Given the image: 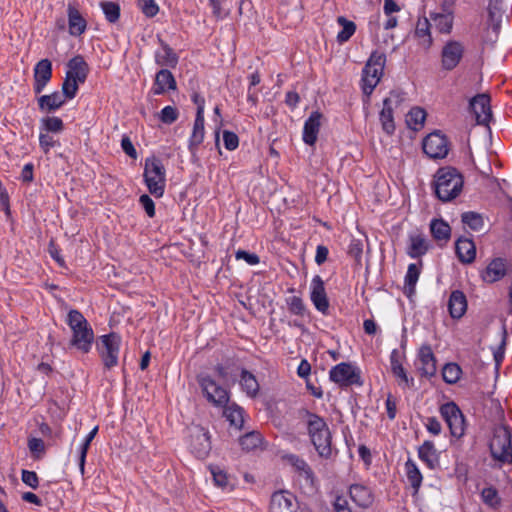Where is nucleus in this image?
I'll list each match as a JSON object with an SVG mask.
<instances>
[{
	"label": "nucleus",
	"mask_w": 512,
	"mask_h": 512,
	"mask_svg": "<svg viewBox=\"0 0 512 512\" xmlns=\"http://www.w3.org/2000/svg\"><path fill=\"white\" fill-rule=\"evenodd\" d=\"M37 101L42 112H53L62 107L66 99L60 92L55 91L51 94L40 96Z\"/></svg>",
	"instance_id": "7c9ffc66"
},
{
	"label": "nucleus",
	"mask_w": 512,
	"mask_h": 512,
	"mask_svg": "<svg viewBox=\"0 0 512 512\" xmlns=\"http://www.w3.org/2000/svg\"><path fill=\"white\" fill-rule=\"evenodd\" d=\"M139 202L149 217L155 216V204L154 201L146 194L141 195Z\"/></svg>",
	"instance_id": "e2e57ef3"
},
{
	"label": "nucleus",
	"mask_w": 512,
	"mask_h": 512,
	"mask_svg": "<svg viewBox=\"0 0 512 512\" xmlns=\"http://www.w3.org/2000/svg\"><path fill=\"white\" fill-rule=\"evenodd\" d=\"M455 251L461 263L470 264L474 262L476 257V246L471 239L459 238L455 244Z\"/></svg>",
	"instance_id": "bb28decb"
},
{
	"label": "nucleus",
	"mask_w": 512,
	"mask_h": 512,
	"mask_svg": "<svg viewBox=\"0 0 512 512\" xmlns=\"http://www.w3.org/2000/svg\"><path fill=\"white\" fill-rule=\"evenodd\" d=\"M489 450L499 468L504 464H512V433L507 425L499 424L494 427Z\"/></svg>",
	"instance_id": "7ed1b4c3"
},
{
	"label": "nucleus",
	"mask_w": 512,
	"mask_h": 512,
	"mask_svg": "<svg viewBox=\"0 0 512 512\" xmlns=\"http://www.w3.org/2000/svg\"><path fill=\"white\" fill-rule=\"evenodd\" d=\"M405 100L404 93L401 91H391L390 95L384 99L383 108L380 112V122L382 129L391 135L395 131L393 111L397 109Z\"/></svg>",
	"instance_id": "1a4fd4ad"
},
{
	"label": "nucleus",
	"mask_w": 512,
	"mask_h": 512,
	"mask_svg": "<svg viewBox=\"0 0 512 512\" xmlns=\"http://www.w3.org/2000/svg\"><path fill=\"white\" fill-rule=\"evenodd\" d=\"M144 180L152 195L157 198L163 196L166 183L165 168L158 158L152 157L145 160Z\"/></svg>",
	"instance_id": "39448f33"
},
{
	"label": "nucleus",
	"mask_w": 512,
	"mask_h": 512,
	"mask_svg": "<svg viewBox=\"0 0 512 512\" xmlns=\"http://www.w3.org/2000/svg\"><path fill=\"white\" fill-rule=\"evenodd\" d=\"M138 5L143 14L147 17H154L159 11L158 5L154 0H139Z\"/></svg>",
	"instance_id": "4d7b16f0"
},
{
	"label": "nucleus",
	"mask_w": 512,
	"mask_h": 512,
	"mask_svg": "<svg viewBox=\"0 0 512 512\" xmlns=\"http://www.w3.org/2000/svg\"><path fill=\"white\" fill-rule=\"evenodd\" d=\"M481 499L485 505L492 509H497L501 505V497L495 487H485L481 491Z\"/></svg>",
	"instance_id": "37998d69"
},
{
	"label": "nucleus",
	"mask_w": 512,
	"mask_h": 512,
	"mask_svg": "<svg viewBox=\"0 0 512 512\" xmlns=\"http://www.w3.org/2000/svg\"><path fill=\"white\" fill-rule=\"evenodd\" d=\"M269 512H312L305 504L300 503L288 490H277L270 496Z\"/></svg>",
	"instance_id": "0eeeda50"
},
{
	"label": "nucleus",
	"mask_w": 512,
	"mask_h": 512,
	"mask_svg": "<svg viewBox=\"0 0 512 512\" xmlns=\"http://www.w3.org/2000/svg\"><path fill=\"white\" fill-rule=\"evenodd\" d=\"M418 456L432 470L439 466V454L432 441H424L418 448Z\"/></svg>",
	"instance_id": "c756f323"
},
{
	"label": "nucleus",
	"mask_w": 512,
	"mask_h": 512,
	"mask_svg": "<svg viewBox=\"0 0 512 512\" xmlns=\"http://www.w3.org/2000/svg\"><path fill=\"white\" fill-rule=\"evenodd\" d=\"M426 429L433 435H439L441 433L442 427L440 422L435 417L427 418L425 423Z\"/></svg>",
	"instance_id": "338daca9"
},
{
	"label": "nucleus",
	"mask_w": 512,
	"mask_h": 512,
	"mask_svg": "<svg viewBox=\"0 0 512 512\" xmlns=\"http://www.w3.org/2000/svg\"><path fill=\"white\" fill-rule=\"evenodd\" d=\"M464 46L458 41H448L441 52V65L444 70H453L461 61Z\"/></svg>",
	"instance_id": "2eb2a0df"
},
{
	"label": "nucleus",
	"mask_w": 512,
	"mask_h": 512,
	"mask_svg": "<svg viewBox=\"0 0 512 512\" xmlns=\"http://www.w3.org/2000/svg\"><path fill=\"white\" fill-rule=\"evenodd\" d=\"M243 414V409L235 403L227 405L224 409L225 418L230 422L231 426H234L237 429H241L243 427Z\"/></svg>",
	"instance_id": "c9c22d12"
},
{
	"label": "nucleus",
	"mask_w": 512,
	"mask_h": 512,
	"mask_svg": "<svg viewBox=\"0 0 512 512\" xmlns=\"http://www.w3.org/2000/svg\"><path fill=\"white\" fill-rule=\"evenodd\" d=\"M337 23L342 26V30L337 34V41L342 44L353 36L356 31V25L353 21L346 19L344 16H339Z\"/></svg>",
	"instance_id": "ea45409f"
},
{
	"label": "nucleus",
	"mask_w": 512,
	"mask_h": 512,
	"mask_svg": "<svg viewBox=\"0 0 512 512\" xmlns=\"http://www.w3.org/2000/svg\"><path fill=\"white\" fill-rule=\"evenodd\" d=\"M289 311L294 315H303L305 305L302 299L298 296H292L287 300Z\"/></svg>",
	"instance_id": "13d9d810"
},
{
	"label": "nucleus",
	"mask_w": 512,
	"mask_h": 512,
	"mask_svg": "<svg viewBox=\"0 0 512 512\" xmlns=\"http://www.w3.org/2000/svg\"><path fill=\"white\" fill-rule=\"evenodd\" d=\"M334 510L335 512H352L348 507V501L343 496H337L334 501Z\"/></svg>",
	"instance_id": "774afa93"
},
{
	"label": "nucleus",
	"mask_w": 512,
	"mask_h": 512,
	"mask_svg": "<svg viewBox=\"0 0 512 512\" xmlns=\"http://www.w3.org/2000/svg\"><path fill=\"white\" fill-rule=\"evenodd\" d=\"M66 76L84 83L89 73V66L81 55H77L67 63Z\"/></svg>",
	"instance_id": "b1692460"
},
{
	"label": "nucleus",
	"mask_w": 512,
	"mask_h": 512,
	"mask_svg": "<svg viewBox=\"0 0 512 512\" xmlns=\"http://www.w3.org/2000/svg\"><path fill=\"white\" fill-rule=\"evenodd\" d=\"M426 118V112L420 107L412 108L407 114L406 122L413 130H418L424 124Z\"/></svg>",
	"instance_id": "c03bdc74"
},
{
	"label": "nucleus",
	"mask_w": 512,
	"mask_h": 512,
	"mask_svg": "<svg viewBox=\"0 0 512 512\" xmlns=\"http://www.w3.org/2000/svg\"><path fill=\"white\" fill-rule=\"evenodd\" d=\"M176 89V80L173 74L167 69L158 71L155 77L153 92L155 95H161L167 90Z\"/></svg>",
	"instance_id": "c85d7f7f"
},
{
	"label": "nucleus",
	"mask_w": 512,
	"mask_h": 512,
	"mask_svg": "<svg viewBox=\"0 0 512 512\" xmlns=\"http://www.w3.org/2000/svg\"><path fill=\"white\" fill-rule=\"evenodd\" d=\"M418 359L420 362L419 370L421 371L422 375L427 377L434 376L437 371L436 359L429 345L421 346Z\"/></svg>",
	"instance_id": "4be33fe9"
},
{
	"label": "nucleus",
	"mask_w": 512,
	"mask_h": 512,
	"mask_svg": "<svg viewBox=\"0 0 512 512\" xmlns=\"http://www.w3.org/2000/svg\"><path fill=\"white\" fill-rule=\"evenodd\" d=\"M263 443V436L256 430L249 431L239 437V444L241 448L247 452L261 448Z\"/></svg>",
	"instance_id": "72a5a7b5"
},
{
	"label": "nucleus",
	"mask_w": 512,
	"mask_h": 512,
	"mask_svg": "<svg viewBox=\"0 0 512 512\" xmlns=\"http://www.w3.org/2000/svg\"><path fill=\"white\" fill-rule=\"evenodd\" d=\"M236 259H243L245 260L249 265H257L260 262V259L258 255L254 253H249L244 250H238L236 252Z\"/></svg>",
	"instance_id": "0e129e2a"
},
{
	"label": "nucleus",
	"mask_w": 512,
	"mask_h": 512,
	"mask_svg": "<svg viewBox=\"0 0 512 512\" xmlns=\"http://www.w3.org/2000/svg\"><path fill=\"white\" fill-rule=\"evenodd\" d=\"M79 84H80V81L70 78L68 76H65V79L62 84V93L61 94L65 97V99L74 98L78 91Z\"/></svg>",
	"instance_id": "3c124183"
},
{
	"label": "nucleus",
	"mask_w": 512,
	"mask_h": 512,
	"mask_svg": "<svg viewBox=\"0 0 512 512\" xmlns=\"http://www.w3.org/2000/svg\"><path fill=\"white\" fill-rule=\"evenodd\" d=\"M463 183V176L456 168H439L434 176L435 194L442 202H449L460 195Z\"/></svg>",
	"instance_id": "f257e3e1"
},
{
	"label": "nucleus",
	"mask_w": 512,
	"mask_h": 512,
	"mask_svg": "<svg viewBox=\"0 0 512 512\" xmlns=\"http://www.w3.org/2000/svg\"><path fill=\"white\" fill-rule=\"evenodd\" d=\"M105 18L110 23H116L120 18V6L112 1H104L100 3Z\"/></svg>",
	"instance_id": "49530a36"
},
{
	"label": "nucleus",
	"mask_w": 512,
	"mask_h": 512,
	"mask_svg": "<svg viewBox=\"0 0 512 512\" xmlns=\"http://www.w3.org/2000/svg\"><path fill=\"white\" fill-rule=\"evenodd\" d=\"M510 270V265L506 258L496 257L492 259L484 271L481 278L484 282L492 284L504 278Z\"/></svg>",
	"instance_id": "dca6fc26"
},
{
	"label": "nucleus",
	"mask_w": 512,
	"mask_h": 512,
	"mask_svg": "<svg viewBox=\"0 0 512 512\" xmlns=\"http://www.w3.org/2000/svg\"><path fill=\"white\" fill-rule=\"evenodd\" d=\"M34 84L33 90L35 94H40L52 77V63L49 59H42L34 67Z\"/></svg>",
	"instance_id": "6ab92c4d"
},
{
	"label": "nucleus",
	"mask_w": 512,
	"mask_h": 512,
	"mask_svg": "<svg viewBox=\"0 0 512 512\" xmlns=\"http://www.w3.org/2000/svg\"><path fill=\"white\" fill-rule=\"evenodd\" d=\"M430 17L440 33L448 34L451 32L453 26L452 14L433 13Z\"/></svg>",
	"instance_id": "a19ab883"
},
{
	"label": "nucleus",
	"mask_w": 512,
	"mask_h": 512,
	"mask_svg": "<svg viewBox=\"0 0 512 512\" xmlns=\"http://www.w3.org/2000/svg\"><path fill=\"white\" fill-rule=\"evenodd\" d=\"M223 141L225 148L230 151L235 150L239 145L238 136L234 132L228 130L223 132Z\"/></svg>",
	"instance_id": "052dcab7"
},
{
	"label": "nucleus",
	"mask_w": 512,
	"mask_h": 512,
	"mask_svg": "<svg viewBox=\"0 0 512 512\" xmlns=\"http://www.w3.org/2000/svg\"><path fill=\"white\" fill-rule=\"evenodd\" d=\"M211 474L215 484L221 488H226L230 485V477L225 471L219 467H211Z\"/></svg>",
	"instance_id": "864d4df0"
},
{
	"label": "nucleus",
	"mask_w": 512,
	"mask_h": 512,
	"mask_svg": "<svg viewBox=\"0 0 512 512\" xmlns=\"http://www.w3.org/2000/svg\"><path fill=\"white\" fill-rule=\"evenodd\" d=\"M160 49L155 52V62L159 66L175 68L178 64V55L160 37H158Z\"/></svg>",
	"instance_id": "5701e85b"
},
{
	"label": "nucleus",
	"mask_w": 512,
	"mask_h": 512,
	"mask_svg": "<svg viewBox=\"0 0 512 512\" xmlns=\"http://www.w3.org/2000/svg\"><path fill=\"white\" fill-rule=\"evenodd\" d=\"M197 382L206 399L215 406H226L229 401V395L225 388L218 385L208 374L200 373L197 375Z\"/></svg>",
	"instance_id": "6e6552de"
},
{
	"label": "nucleus",
	"mask_w": 512,
	"mask_h": 512,
	"mask_svg": "<svg viewBox=\"0 0 512 512\" xmlns=\"http://www.w3.org/2000/svg\"><path fill=\"white\" fill-rule=\"evenodd\" d=\"M330 379L340 386L361 385L360 373L350 363H340L330 370Z\"/></svg>",
	"instance_id": "ddd939ff"
},
{
	"label": "nucleus",
	"mask_w": 512,
	"mask_h": 512,
	"mask_svg": "<svg viewBox=\"0 0 512 512\" xmlns=\"http://www.w3.org/2000/svg\"><path fill=\"white\" fill-rule=\"evenodd\" d=\"M308 432L311 441L322 457L331 455V434L326 422L316 414H308Z\"/></svg>",
	"instance_id": "20e7f679"
},
{
	"label": "nucleus",
	"mask_w": 512,
	"mask_h": 512,
	"mask_svg": "<svg viewBox=\"0 0 512 512\" xmlns=\"http://www.w3.org/2000/svg\"><path fill=\"white\" fill-rule=\"evenodd\" d=\"M190 449L197 458H205L211 450L210 436L202 427L190 430Z\"/></svg>",
	"instance_id": "4468645a"
},
{
	"label": "nucleus",
	"mask_w": 512,
	"mask_h": 512,
	"mask_svg": "<svg viewBox=\"0 0 512 512\" xmlns=\"http://www.w3.org/2000/svg\"><path fill=\"white\" fill-rule=\"evenodd\" d=\"M98 432V427H94L88 435L85 437L84 442L81 444L80 447V453H79V469L82 475H84L85 472V462L87 457V452L90 447V444L92 440L95 438L96 434Z\"/></svg>",
	"instance_id": "a18cd8bd"
},
{
	"label": "nucleus",
	"mask_w": 512,
	"mask_h": 512,
	"mask_svg": "<svg viewBox=\"0 0 512 512\" xmlns=\"http://www.w3.org/2000/svg\"><path fill=\"white\" fill-rule=\"evenodd\" d=\"M67 16L70 35H82L87 28V21L73 3H69L67 6Z\"/></svg>",
	"instance_id": "412c9836"
},
{
	"label": "nucleus",
	"mask_w": 512,
	"mask_h": 512,
	"mask_svg": "<svg viewBox=\"0 0 512 512\" xmlns=\"http://www.w3.org/2000/svg\"><path fill=\"white\" fill-rule=\"evenodd\" d=\"M430 232L433 239L440 246L446 245L451 238V227L443 219L434 218L429 224Z\"/></svg>",
	"instance_id": "393cba45"
},
{
	"label": "nucleus",
	"mask_w": 512,
	"mask_h": 512,
	"mask_svg": "<svg viewBox=\"0 0 512 512\" xmlns=\"http://www.w3.org/2000/svg\"><path fill=\"white\" fill-rule=\"evenodd\" d=\"M461 373L462 370L458 364L448 363L442 370L443 380L448 384H454L460 379Z\"/></svg>",
	"instance_id": "09e8293b"
},
{
	"label": "nucleus",
	"mask_w": 512,
	"mask_h": 512,
	"mask_svg": "<svg viewBox=\"0 0 512 512\" xmlns=\"http://www.w3.org/2000/svg\"><path fill=\"white\" fill-rule=\"evenodd\" d=\"M415 35L422 39L421 44L423 47L429 48L431 46L432 37L430 34V22L426 17L418 20Z\"/></svg>",
	"instance_id": "58836bf2"
},
{
	"label": "nucleus",
	"mask_w": 512,
	"mask_h": 512,
	"mask_svg": "<svg viewBox=\"0 0 512 512\" xmlns=\"http://www.w3.org/2000/svg\"><path fill=\"white\" fill-rule=\"evenodd\" d=\"M311 301L315 308L323 313L327 314L329 309V301L324 287V282L319 275L313 277L311 281Z\"/></svg>",
	"instance_id": "a211bd4d"
},
{
	"label": "nucleus",
	"mask_w": 512,
	"mask_h": 512,
	"mask_svg": "<svg viewBox=\"0 0 512 512\" xmlns=\"http://www.w3.org/2000/svg\"><path fill=\"white\" fill-rule=\"evenodd\" d=\"M422 148L429 158L443 159L448 155L450 145L444 134L435 131L424 138Z\"/></svg>",
	"instance_id": "f8f14e48"
},
{
	"label": "nucleus",
	"mask_w": 512,
	"mask_h": 512,
	"mask_svg": "<svg viewBox=\"0 0 512 512\" xmlns=\"http://www.w3.org/2000/svg\"><path fill=\"white\" fill-rule=\"evenodd\" d=\"M488 25L497 36L500 30L503 11L501 0H489L488 5Z\"/></svg>",
	"instance_id": "473e14b6"
},
{
	"label": "nucleus",
	"mask_w": 512,
	"mask_h": 512,
	"mask_svg": "<svg viewBox=\"0 0 512 512\" xmlns=\"http://www.w3.org/2000/svg\"><path fill=\"white\" fill-rule=\"evenodd\" d=\"M41 131L49 133H60L64 129V123L61 118L52 116L41 120Z\"/></svg>",
	"instance_id": "de8ad7c7"
},
{
	"label": "nucleus",
	"mask_w": 512,
	"mask_h": 512,
	"mask_svg": "<svg viewBox=\"0 0 512 512\" xmlns=\"http://www.w3.org/2000/svg\"><path fill=\"white\" fill-rule=\"evenodd\" d=\"M204 140V115H196L189 140V150L193 152Z\"/></svg>",
	"instance_id": "f704fd0d"
},
{
	"label": "nucleus",
	"mask_w": 512,
	"mask_h": 512,
	"mask_svg": "<svg viewBox=\"0 0 512 512\" xmlns=\"http://www.w3.org/2000/svg\"><path fill=\"white\" fill-rule=\"evenodd\" d=\"M28 448L34 459H40L45 454V443L40 438H29Z\"/></svg>",
	"instance_id": "603ef678"
},
{
	"label": "nucleus",
	"mask_w": 512,
	"mask_h": 512,
	"mask_svg": "<svg viewBox=\"0 0 512 512\" xmlns=\"http://www.w3.org/2000/svg\"><path fill=\"white\" fill-rule=\"evenodd\" d=\"M385 56L374 52L371 54L362 71V90L366 96H370L379 83L384 70Z\"/></svg>",
	"instance_id": "423d86ee"
},
{
	"label": "nucleus",
	"mask_w": 512,
	"mask_h": 512,
	"mask_svg": "<svg viewBox=\"0 0 512 512\" xmlns=\"http://www.w3.org/2000/svg\"><path fill=\"white\" fill-rule=\"evenodd\" d=\"M349 494L351 499L360 507L366 508L373 502L371 491L360 484L350 486Z\"/></svg>",
	"instance_id": "2f4dec72"
},
{
	"label": "nucleus",
	"mask_w": 512,
	"mask_h": 512,
	"mask_svg": "<svg viewBox=\"0 0 512 512\" xmlns=\"http://www.w3.org/2000/svg\"><path fill=\"white\" fill-rule=\"evenodd\" d=\"M405 471L410 485L417 492L423 480L419 468L417 467L416 463L413 460L408 459L405 463Z\"/></svg>",
	"instance_id": "4c0bfd02"
},
{
	"label": "nucleus",
	"mask_w": 512,
	"mask_h": 512,
	"mask_svg": "<svg viewBox=\"0 0 512 512\" xmlns=\"http://www.w3.org/2000/svg\"><path fill=\"white\" fill-rule=\"evenodd\" d=\"M391 369H392V372L394 374V376H396L397 378H399V385L402 386L403 388H407V387H410L413 385V378L409 379L406 372H405V369L403 368V366L398 362V361H394L392 359L391 361Z\"/></svg>",
	"instance_id": "8fccbe9b"
},
{
	"label": "nucleus",
	"mask_w": 512,
	"mask_h": 512,
	"mask_svg": "<svg viewBox=\"0 0 512 512\" xmlns=\"http://www.w3.org/2000/svg\"><path fill=\"white\" fill-rule=\"evenodd\" d=\"M461 221L474 231H480L484 227V219L480 213L474 211L464 212L461 215Z\"/></svg>",
	"instance_id": "79ce46f5"
},
{
	"label": "nucleus",
	"mask_w": 512,
	"mask_h": 512,
	"mask_svg": "<svg viewBox=\"0 0 512 512\" xmlns=\"http://www.w3.org/2000/svg\"><path fill=\"white\" fill-rule=\"evenodd\" d=\"M420 275V270L416 264H410L407 269L405 276V286L410 290H413Z\"/></svg>",
	"instance_id": "5fc2aeb1"
},
{
	"label": "nucleus",
	"mask_w": 512,
	"mask_h": 512,
	"mask_svg": "<svg viewBox=\"0 0 512 512\" xmlns=\"http://www.w3.org/2000/svg\"><path fill=\"white\" fill-rule=\"evenodd\" d=\"M22 481L32 489H36L39 485L38 476L34 471L22 470Z\"/></svg>",
	"instance_id": "680f3d73"
},
{
	"label": "nucleus",
	"mask_w": 512,
	"mask_h": 512,
	"mask_svg": "<svg viewBox=\"0 0 512 512\" xmlns=\"http://www.w3.org/2000/svg\"><path fill=\"white\" fill-rule=\"evenodd\" d=\"M430 248L431 244L424 235L412 234L409 236L407 254L411 258H420L421 256L425 255Z\"/></svg>",
	"instance_id": "cd10ccee"
},
{
	"label": "nucleus",
	"mask_w": 512,
	"mask_h": 512,
	"mask_svg": "<svg viewBox=\"0 0 512 512\" xmlns=\"http://www.w3.org/2000/svg\"><path fill=\"white\" fill-rule=\"evenodd\" d=\"M100 342L101 346H99L98 349L103 364L107 369H111L118 364L121 338L116 333H110L102 335Z\"/></svg>",
	"instance_id": "9d476101"
},
{
	"label": "nucleus",
	"mask_w": 512,
	"mask_h": 512,
	"mask_svg": "<svg viewBox=\"0 0 512 512\" xmlns=\"http://www.w3.org/2000/svg\"><path fill=\"white\" fill-rule=\"evenodd\" d=\"M470 108L475 115L477 124L488 125L492 112L490 108V98L486 94H478L470 101Z\"/></svg>",
	"instance_id": "f3484780"
},
{
	"label": "nucleus",
	"mask_w": 512,
	"mask_h": 512,
	"mask_svg": "<svg viewBox=\"0 0 512 512\" xmlns=\"http://www.w3.org/2000/svg\"><path fill=\"white\" fill-rule=\"evenodd\" d=\"M179 116V112L176 107L165 106L160 112V120L165 124L174 123Z\"/></svg>",
	"instance_id": "6e6d98bb"
},
{
	"label": "nucleus",
	"mask_w": 512,
	"mask_h": 512,
	"mask_svg": "<svg viewBox=\"0 0 512 512\" xmlns=\"http://www.w3.org/2000/svg\"><path fill=\"white\" fill-rule=\"evenodd\" d=\"M240 385L249 397H255L259 391V383L256 377L245 369L241 372Z\"/></svg>",
	"instance_id": "e433bc0d"
},
{
	"label": "nucleus",
	"mask_w": 512,
	"mask_h": 512,
	"mask_svg": "<svg viewBox=\"0 0 512 512\" xmlns=\"http://www.w3.org/2000/svg\"><path fill=\"white\" fill-rule=\"evenodd\" d=\"M66 322L72 331L71 346L83 353H88L94 340V332L91 325L83 314L75 309L68 312Z\"/></svg>",
	"instance_id": "f03ea898"
},
{
	"label": "nucleus",
	"mask_w": 512,
	"mask_h": 512,
	"mask_svg": "<svg viewBox=\"0 0 512 512\" xmlns=\"http://www.w3.org/2000/svg\"><path fill=\"white\" fill-rule=\"evenodd\" d=\"M321 119L322 114L319 111H314L305 121L303 128V141L307 145L312 146L316 143L321 127Z\"/></svg>",
	"instance_id": "aec40b11"
},
{
	"label": "nucleus",
	"mask_w": 512,
	"mask_h": 512,
	"mask_svg": "<svg viewBox=\"0 0 512 512\" xmlns=\"http://www.w3.org/2000/svg\"><path fill=\"white\" fill-rule=\"evenodd\" d=\"M440 414L445 420L453 437L460 438L465 432V419L460 408L454 402H447L440 407Z\"/></svg>",
	"instance_id": "9b49d317"
},
{
	"label": "nucleus",
	"mask_w": 512,
	"mask_h": 512,
	"mask_svg": "<svg viewBox=\"0 0 512 512\" xmlns=\"http://www.w3.org/2000/svg\"><path fill=\"white\" fill-rule=\"evenodd\" d=\"M58 144H59L58 141H56L51 135H49V133H46L43 131L40 132L39 145L44 153L47 154L51 148H53L54 146H56Z\"/></svg>",
	"instance_id": "bf43d9fd"
},
{
	"label": "nucleus",
	"mask_w": 512,
	"mask_h": 512,
	"mask_svg": "<svg viewBox=\"0 0 512 512\" xmlns=\"http://www.w3.org/2000/svg\"><path fill=\"white\" fill-rule=\"evenodd\" d=\"M449 314L453 319H460L467 310V299L460 290L451 292L448 300Z\"/></svg>",
	"instance_id": "a878e982"
},
{
	"label": "nucleus",
	"mask_w": 512,
	"mask_h": 512,
	"mask_svg": "<svg viewBox=\"0 0 512 512\" xmlns=\"http://www.w3.org/2000/svg\"><path fill=\"white\" fill-rule=\"evenodd\" d=\"M121 147L123 151L133 159L137 158V152L134 145L128 136H123L121 140Z\"/></svg>",
	"instance_id": "69168bd1"
}]
</instances>
